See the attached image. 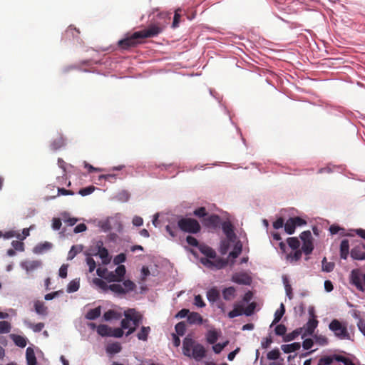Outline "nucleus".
Returning <instances> with one entry per match:
<instances>
[{
  "mask_svg": "<svg viewBox=\"0 0 365 365\" xmlns=\"http://www.w3.org/2000/svg\"><path fill=\"white\" fill-rule=\"evenodd\" d=\"M222 229L226 235V239L221 242L220 252L222 255H225L232 245L233 250L229 253L228 257L235 259L241 254L242 244L237 239L233 226L230 222H224L222 225Z\"/></svg>",
  "mask_w": 365,
  "mask_h": 365,
  "instance_id": "obj_1",
  "label": "nucleus"
},
{
  "mask_svg": "<svg viewBox=\"0 0 365 365\" xmlns=\"http://www.w3.org/2000/svg\"><path fill=\"white\" fill-rule=\"evenodd\" d=\"M125 318L121 321V328L110 329L109 336L120 338L123 335V330H127L126 336L131 334L142 321V315L134 309L124 312Z\"/></svg>",
  "mask_w": 365,
  "mask_h": 365,
  "instance_id": "obj_2",
  "label": "nucleus"
},
{
  "mask_svg": "<svg viewBox=\"0 0 365 365\" xmlns=\"http://www.w3.org/2000/svg\"><path fill=\"white\" fill-rule=\"evenodd\" d=\"M162 31V29L157 25H151L148 29L135 32L132 36L119 41L118 44L123 48H128L138 43L140 38H145L157 36Z\"/></svg>",
  "mask_w": 365,
  "mask_h": 365,
  "instance_id": "obj_3",
  "label": "nucleus"
},
{
  "mask_svg": "<svg viewBox=\"0 0 365 365\" xmlns=\"http://www.w3.org/2000/svg\"><path fill=\"white\" fill-rule=\"evenodd\" d=\"M93 282L105 292L110 291L115 294H123L133 291L135 284L130 280H125L122 284H112L108 285L102 279L95 278Z\"/></svg>",
  "mask_w": 365,
  "mask_h": 365,
  "instance_id": "obj_4",
  "label": "nucleus"
},
{
  "mask_svg": "<svg viewBox=\"0 0 365 365\" xmlns=\"http://www.w3.org/2000/svg\"><path fill=\"white\" fill-rule=\"evenodd\" d=\"M182 353L185 356L201 361L206 356V350L203 345L195 341L190 337H185L182 341Z\"/></svg>",
  "mask_w": 365,
  "mask_h": 365,
  "instance_id": "obj_5",
  "label": "nucleus"
},
{
  "mask_svg": "<svg viewBox=\"0 0 365 365\" xmlns=\"http://www.w3.org/2000/svg\"><path fill=\"white\" fill-rule=\"evenodd\" d=\"M200 250L206 257L201 259V262L212 269H220L225 267L227 262L216 257L215 252L210 247L205 245L200 247Z\"/></svg>",
  "mask_w": 365,
  "mask_h": 365,
  "instance_id": "obj_6",
  "label": "nucleus"
},
{
  "mask_svg": "<svg viewBox=\"0 0 365 365\" xmlns=\"http://www.w3.org/2000/svg\"><path fill=\"white\" fill-rule=\"evenodd\" d=\"M309 313L310 314L311 318L303 326V327L300 328V332L302 333V339L306 338L307 336H312L318 326L319 322L316 319L314 309L310 308L309 310Z\"/></svg>",
  "mask_w": 365,
  "mask_h": 365,
  "instance_id": "obj_7",
  "label": "nucleus"
},
{
  "mask_svg": "<svg viewBox=\"0 0 365 365\" xmlns=\"http://www.w3.org/2000/svg\"><path fill=\"white\" fill-rule=\"evenodd\" d=\"M329 328L337 338L340 339H349V334L347 331L346 325L340 322L339 320H332L329 325Z\"/></svg>",
  "mask_w": 365,
  "mask_h": 365,
  "instance_id": "obj_8",
  "label": "nucleus"
},
{
  "mask_svg": "<svg viewBox=\"0 0 365 365\" xmlns=\"http://www.w3.org/2000/svg\"><path fill=\"white\" fill-rule=\"evenodd\" d=\"M178 226L182 231L191 233H196L200 229L198 222L190 218L181 219L178 221Z\"/></svg>",
  "mask_w": 365,
  "mask_h": 365,
  "instance_id": "obj_9",
  "label": "nucleus"
},
{
  "mask_svg": "<svg viewBox=\"0 0 365 365\" xmlns=\"http://www.w3.org/2000/svg\"><path fill=\"white\" fill-rule=\"evenodd\" d=\"M351 282L359 290L364 292L365 290V274H362L358 269H354L351 272Z\"/></svg>",
  "mask_w": 365,
  "mask_h": 365,
  "instance_id": "obj_10",
  "label": "nucleus"
},
{
  "mask_svg": "<svg viewBox=\"0 0 365 365\" xmlns=\"http://www.w3.org/2000/svg\"><path fill=\"white\" fill-rule=\"evenodd\" d=\"M300 239L302 240L303 245L302 250L305 255H309L312 253L314 245L312 242V236L310 231H304L301 233Z\"/></svg>",
  "mask_w": 365,
  "mask_h": 365,
  "instance_id": "obj_11",
  "label": "nucleus"
},
{
  "mask_svg": "<svg viewBox=\"0 0 365 365\" xmlns=\"http://www.w3.org/2000/svg\"><path fill=\"white\" fill-rule=\"evenodd\" d=\"M98 250L96 255H98L101 259L103 264H107L110 263L111 257H110L108 250L103 246V242L98 241L96 244Z\"/></svg>",
  "mask_w": 365,
  "mask_h": 365,
  "instance_id": "obj_12",
  "label": "nucleus"
},
{
  "mask_svg": "<svg viewBox=\"0 0 365 365\" xmlns=\"http://www.w3.org/2000/svg\"><path fill=\"white\" fill-rule=\"evenodd\" d=\"M232 280L235 283L245 285L250 284L252 282L251 277L245 272L235 273L232 277Z\"/></svg>",
  "mask_w": 365,
  "mask_h": 365,
  "instance_id": "obj_13",
  "label": "nucleus"
},
{
  "mask_svg": "<svg viewBox=\"0 0 365 365\" xmlns=\"http://www.w3.org/2000/svg\"><path fill=\"white\" fill-rule=\"evenodd\" d=\"M351 256L354 259H365V245L359 244L355 246L351 251Z\"/></svg>",
  "mask_w": 365,
  "mask_h": 365,
  "instance_id": "obj_14",
  "label": "nucleus"
},
{
  "mask_svg": "<svg viewBox=\"0 0 365 365\" xmlns=\"http://www.w3.org/2000/svg\"><path fill=\"white\" fill-rule=\"evenodd\" d=\"M41 266V261L33 260V261H24L21 263V267L26 271V272H31Z\"/></svg>",
  "mask_w": 365,
  "mask_h": 365,
  "instance_id": "obj_15",
  "label": "nucleus"
},
{
  "mask_svg": "<svg viewBox=\"0 0 365 365\" xmlns=\"http://www.w3.org/2000/svg\"><path fill=\"white\" fill-rule=\"evenodd\" d=\"M125 267L124 265H118L114 272H113V282H121L125 274Z\"/></svg>",
  "mask_w": 365,
  "mask_h": 365,
  "instance_id": "obj_16",
  "label": "nucleus"
},
{
  "mask_svg": "<svg viewBox=\"0 0 365 365\" xmlns=\"http://www.w3.org/2000/svg\"><path fill=\"white\" fill-rule=\"evenodd\" d=\"M220 331L215 329H210L206 334V340L210 344H214L220 336Z\"/></svg>",
  "mask_w": 365,
  "mask_h": 365,
  "instance_id": "obj_17",
  "label": "nucleus"
},
{
  "mask_svg": "<svg viewBox=\"0 0 365 365\" xmlns=\"http://www.w3.org/2000/svg\"><path fill=\"white\" fill-rule=\"evenodd\" d=\"M96 272L101 278L104 279L109 282H112L114 279L113 278V272L108 271L106 268H98Z\"/></svg>",
  "mask_w": 365,
  "mask_h": 365,
  "instance_id": "obj_18",
  "label": "nucleus"
},
{
  "mask_svg": "<svg viewBox=\"0 0 365 365\" xmlns=\"http://www.w3.org/2000/svg\"><path fill=\"white\" fill-rule=\"evenodd\" d=\"M187 322L190 324H201L203 319L199 313L192 312L187 316Z\"/></svg>",
  "mask_w": 365,
  "mask_h": 365,
  "instance_id": "obj_19",
  "label": "nucleus"
},
{
  "mask_svg": "<svg viewBox=\"0 0 365 365\" xmlns=\"http://www.w3.org/2000/svg\"><path fill=\"white\" fill-rule=\"evenodd\" d=\"M26 359L27 365H36L37 361L34 351L32 348L28 347L26 351Z\"/></svg>",
  "mask_w": 365,
  "mask_h": 365,
  "instance_id": "obj_20",
  "label": "nucleus"
},
{
  "mask_svg": "<svg viewBox=\"0 0 365 365\" xmlns=\"http://www.w3.org/2000/svg\"><path fill=\"white\" fill-rule=\"evenodd\" d=\"M121 312H118L115 309H110L104 313L103 318L106 321H110L112 319H118L121 317Z\"/></svg>",
  "mask_w": 365,
  "mask_h": 365,
  "instance_id": "obj_21",
  "label": "nucleus"
},
{
  "mask_svg": "<svg viewBox=\"0 0 365 365\" xmlns=\"http://www.w3.org/2000/svg\"><path fill=\"white\" fill-rule=\"evenodd\" d=\"M300 347V343L294 342L289 344H283L282 345L281 349L284 353L289 354L299 350Z\"/></svg>",
  "mask_w": 365,
  "mask_h": 365,
  "instance_id": "obj_22",
  "label": "nucleus"
},
{
  "mask_svg": "<svg viewBox=\"0 0 365 365\" xmlns=\"http://www.w3.org/2000/svg\"><path fill=\"white\" fill-rule=\"evenodd\" d=\"M349 244L347 240H343L340 245V257L346 259L349 255Z\"/></svg>",
  "mask_w": 365,
  "mask_h": 365,
  "instance_id": "obj_23",
  "label": "nucleus"
},
{
  "mask_svg": "<svg viewBox=\"0 0 365 365\" xmlns=\"http://www.w3.org/2000/svg\"><path fill=\"white\" fill-rule=\"evenodd\" d=\"M220 297V292L213 287L207 292V299L210 303L215 302Z\"/></svg>",
  "mask_w": 365,
  "mask_h": 365,
  "instance_id": "obj_24",
  "label": "nucleus"
},
{
  "mask_svg": "<svg viewBox=\"0 0 365 365\" xmlns=\"http://www.w3.org/2000/svg\"><path fill=\"white\" fill-rule=\"evenodd\" d=\"M52 247V244L48 242H44L43 243H40L37 245L34 248V252L35 254H42L45 251L50 250Z\"/></svg>",
  "mask_w": 365,
  "mask_h": 365,
  "instance_id": "obj_25",
  "label": "nucleus"
},
{
  "mask_svg": "<svg viewBox=\"0 0 365 365\" xmlns=\"http://www.w3.org/2000/svg\"><path fill=\"white\" fill-rule=\"evenodd\" d=\"M284 312H285L284 305L283 304V303H281L280 307L278 309H277L274 313V318L271 324V327L273 326L274 324L278 323L281 320Z\"/></svg>",
  "mask_w": 365,
  "mask_h": 365,
  "instance_id": "obj_26",
  "label": "nucleus"
},
{
  "mask_svg": "<svg viewBox=\"0 0 365 365\" xmlns=\"http://www.w3.org/2000/svg\"><path fill=\"white\" fill-rule=\"evenodd\" d=\"M106 350L109 354H115L121 351V346L118 342L109 344L107 345Z\"/></svg>",
  "mask_w": 365,
  "mask_h": 365,
  "instance_id": "obj_27",
  "label": "nucleus"
},
{
  "mask_svg": "<svg viewBox=\"0 0 365 365\" xmlns=\"http://www.w3.org/2000/svg\"><path fill=\"white\" fill-rule=\"evenodd\" d=\"M220 218L216 215H212L204 220V224L208 227H215L218 224Z\"/></svg>",
  "mask_w": 365,
  "mask_h": 365,
  "instance_id": "obj_28",
  "label": "nucleus"
},
{
  "mask_svg": "<svg viewBox=\"0 0 365 365\" xmlns=\"http://www.w3.org/2000/svg\"><path fill=\"white\" fill-rule=\"evenodd\" d=\"M79 287L80 280L79 279H75L68 283L66 291L68 293H73L78 291Z\"/></svg>",
  "mask_w": 365,
  "mask_h": 365,
  "instance_id": "obj_29",
  "label": "nucleus"
},
{
  "mask_svg": "<svg viewBox=\"0 0 365 365\" xmlns=\"http://www.w3.org/2000/svg\"><path fill=\"white\" fill-rule=\"evenodd\" d=\"M101 307H96L94 309L89 310L87 312L86 317L88 319L93 320V319H97L101 315Z\"/></svg>",
  "mask_w": 365,
  "mask_h": 365,
  "instance_id": "obj_30",
  "label": "nucleus"
},
{
  "mask_svg": "<svg viewBox=\"0 0 365 365\" xmlns=\"http://www.w3.org/2000/svg\"><path fill=\"white\" fill-rule=\"evenodd\" d=\"M150 332V327H142L140 331L137 334V337L139 340L146 341Z\"/></svg>",
  "mask_w": 365,
  "mask_h": 365,
  "instance_id": "obj_31",
  "label": "nucleus"
},
{
  "mask_svg": "<svg viewBox=\"0 0 365 365\" xmlns=\"http://www.w3.org/2000/svg\"><path fill=\"white\" fill-rule=\"evenodd\" d=\"M296 226L294 224V218H289L284 224V230L289 235H292L294 232Z\"/></svg>",
  "mask_w": 365,
  "mask_h": 365,
  "instance_id": "obj_32",
  "label": "nucleus"
},
{
  "mask_svg": "<svg viewBox=\"0 0 365 365\" xmlns=\"http://www.w3.org/2000/svg\"><path fill=\"white\" fill-rule=\"evenodd\" d=\"M12 339L15 344L19 347L24 348L26 346V339L20 335H12Z\"/></svg>",
  "mask_w": 365,
  "mask_h": 365,
  "instance_id": "obj_33",
  "label": "nucleus"
},
{
  "mask_svg": "<svg viewBox=\"0 0 365 365\" xmlns=\"http://www.w3.org/2000/svg\"><path fill=\"white\" fill-rule=\"evenodd\" d=\"M222 295H223V298L225 300H230V299H232V298H234V297L235 295V288L232 287H230L228 288H225L222 291Z\"/></svg>",
  "mask_w": 365,
  "mask_h": 365,
  "instance_id": "obj_34",
  "label": "nucleus"
},
{
  "mask_svg": "<svg viewBox=\"0 0 365 365\" xmlns=\"http://www.w3.org/2000/svg\"><path fill=\"white\" fill-rule=\"evenodd\" d=\"M110 329L107 325L101 324L97 327V332L102 336H109Z\"/></svg>",
  "mask_w": 365,
  "mask_h": 365,
  "instance_id": "obj_35",
  "label": "nucleus"
},
{
  "mask_svg": "<svg viewBox=\"0 0 365 365\" xmlns=\"http://www.w3.org/2000/svg\"><path fill=\"white\" fill-rule=\"evenodd\" d=\"M322 270L326 272H331L334 268V263L331 262H327L326 257L322 259Z\"/></svg>",
  "mask_w": 365,
  "mask_h": 365,
  "instance_id": "obj_36",
  "label": "nucleus"
},
{
  "mask_svg": "<svg viewBox=\"0 0 365 365\" xmlns=\"http://www.w3.org/2000/svg\"><path fill=\"white\" fill-rule=\"evenodd\" d=\"M302 257V251L295 250L293 253H290L287 255V258L291 262L298 261Z\"/></svg>",
  "mask_w": 365,
  "mask_h": 365,
  "instance_id": "obj_37",
  "label": "nucleus"
},
{
  "mask_svg": "<svg viewBox=\"0 0 365 365\" xmlns=\"http://www.w3.org/2000/svg\"><path fill=\"white\" fill-rule=\"evenodd\" d=\"M282 280H283V284L284 285V288L286 290L287 296L289 297V299H291L292 298V287L289 284L288 279L286 276L282 277Z\"/></svg>",
  "mask_w": 365,
  "mask_h": 365,
  "instance_id": "obj_38",
  "label": "nucleus"
},
{
  "mask_svg": "<svg viewBox=\"0 0 365 365\" xmlns=\"http://www.w3.org/2000/svg\"><path fill=\"white\" fill-rule=\"evenodd\" d=\"M35 310L38 314L41 315H45L47 313V308L40 302L35 303Z\"/></svg>",
  "mask_w": 365,
  "mask_h": 365,
  "instance_id": "obj_39",
  "label": "nucleus"
},
{
  "mask_svg": "<svg viewBox=\"0 0 365 365\" xmlns=\"http://www.w3.org/2000/svg\"><path fill=\"white\" fill-rule=\"evenodd\" d=\"M287 244L294 250H298L300 245L299 241L296 237H289L287 239Z\"/></svg>",
  "mask_w": 365,
  "mask_h": 365,
  "instance_id": "obj_40",
  "label": "nucleus"
},
{
  "mask_svg": "<svg viewBox=\"0 0 365 365\" xmlns=\"http://www.w3.org/2000/svg\"><path fill=\"white\" fill-rule=\"evenodd\" d=\"M11 331V324L6 321L0 322V334H6Z\"/></svg>",
  "mask_w": 365,
  "mask_h": 365,
  "instance_id": "obj_41",
  "label": "nucleus"
},
{
  "mask_svg": "<svg viewBox=\"0 0 365 365\" xmlns=\"http://www.w3.org/2000/svg\"><path fill=\"white\" fill-rule=\"evenodd\" d=\"M112 218H107L106 220L103 221H101L99 222V227L103 232H107L111 229L110 226V220Z\"/></svg>",
  "mask_w": 365,
  "mask_h": 365,
  "instance_id": "obj_42",
  "label": "nucleus"
},
{
  "mask_svg": "<svg viewBox=\"0 0 365 365\" xmlns=\"http://www.w3.org/2000/svg\"><path fill=\"white\" fill-rule=\"evenodd\" d=\"M175 331L178 335L183 336L185 334V330H186V325H185V322H181L178 323L175 325Z\"/></svg>",
  "mask_w": 365,
  "mask_h": 365,
  "instance_id": "obj_43",
  "label": "nucleus"
},
{
  "mask_svg": "<svg viewBox=\"0 0 365 365\" xmlns=\"http://www.w3.org/2000/svg\"><path fill=\"white\" fill-rule=\"evenodd\" d=\"M28 327L29 328H31L34 332H39L41 331L43 328L44 327V324L43 323H37V324H31V323H28L27 324Z\"/></svg>",
  "mask_w": 365,
  "mask_h": 365,
  "instance_id": "obj_44",
  "label": "nucleus"
},
{
  "mask_svg": "<svg viewBox=\"0 0 365 365\" xmlns=\"http://www.w3.org/2000/svg\"><path fill=\"white\" fill-rule=\"evenodd\" d=\"M64 140L62 137L58 138V139L55 140L51 143V147L53 150H57L60 148H61L63 145H64Z\"/></svg>",
  "mask_w": 365,
  "mask_h": 365,
  "instance_id": "obj_45",
  "label": "nucleus"
},
{
  "mask_svg": "<svg viewBox=\"0 0 365 365\" xmlns=\"http://www.w3.org/2000/svg\"><path fill=\"white\" fill-rule=\"evenodd\" d=\"M95 189L96 188L94 186H88L83 189H81L78 193L82 196H86L91 194L95 190Z\"/></svg>",
  "mask_w": 365,
  "mask_h": 365,
  "instance_id": "obj_46",
  "label": "nucleus"
},
{
  "mask_svg": "<svg viewBox=\"0 0 365 365\" xmlns=\"http://www.w3.org/2000/svg\"><path fill=\"white\" fill-rule=\"evenodd\" d=\"M227 344H228V341H226L225 342L222 343V344L221 343L216 344L212 346V349L215 353L220 354L223 350V349L227 345Z\"/></svg>",
  "mask_w": 365,
  "mask_h": 365,
  "instance_id": "obj_47",
  "label": "nucleus"
},
{
  "mask_svg": "<svg viewBox=\"0 0 365 365\" xmlns=\"http://www.w3.org/2000/svg\"><path fill=\"white\" fill-rule=\"evenodd\" d=\"M33 226H31L29 228H24L22 230V234L17 233L16 238L20 240H24L29 235V231L33 229Z\"/></svg>",
  "mask_w": 365,
  "mask_h": 365,
  "instance_id": "obj_48",
  "label": "nucleus"
},
{
  "mask_svg": "<svg viewBox=\"0 0 365 365\" xmlns=\"http://www.w3.org/2000/svg\"><path fill=\"white\" fill-rule=\"evenodd\" d=\"M194 305L202 308L205 307V303L204 302L202 297L200 295H195L194 298Z\"/></svg>",
  "mask_w": 365,
  "mask_h": 365,
  "instance_id": "obj_49",
  "label": "nucleus"
},
{
  "mask_svg": "<svg viewBox=\"0 0 365 365\" xmlns=\"http://www.w3.org/2000/svg\"><path fill=\"white\" fill-rule=\"evenodd\" d=\"M125 255L123 253H120L114 257L113 263L116 265H120L121 263L125 261Z\"/></svg>",
  "mask_w": 365,
  "mask_h": 365,
  "instance_id": "obj_50",
  "label": "nucleus"
},
{
  "mask_svg": "<svg viewBox=\"0 0 365 365\" xmlns=\"http://www.w3.org/2000/svg\"><path fill=\"white\" fill-rule=\"evenodd\" d=\"M299 334L302 335V333L300 332V329L295 330V331H292V333H289L287 335H286L284 340L287 341L294 340Z\"/></svg>",
  "mask_w": 365,
  "mask_h": 365,
  "instance_id": "obj_51",
  "label": "nucleus"
},
{
  "mask_svg": "<svg viewBox=\"0 0 365 365\" xmlns=\"http://www.w3.org/2000/svg\"><path fill=\"white\" fill-rule=\"evenodd\" d=\"M267 356L269 360H276L279 357V351L278 349H273L267 353Z\"/></svg>",
  "mask_w": 365,
  "mask_h": 365,
  "instance_id": "obj_52",
  "label": "nucleus"
},
{
  "mask_svg": "<svg viewBox=\"0 0 365 365\" xmlns=\"http://www.w3.org/2000/svg\"><path fill=\"white\" fill-rule=\"evenodd\" d=\"M275 334L278 336H283L287 331V328L283 324H279L275 327Z\"/></svg>",
  "mask_w": 365,
  "mask_h": 365,
  "instance_id": "obj_53",
  "label": "nucleus"
},
{
  "mask_svg": "<svg viewBox=\"0 0 365 365\" xmlns=\"http://www.w3.org/2000/svg\"><path fill=\"white\" fill-rule=\"evenodd\" d=\"M315 341L319 345H325L327 344V339L323 335H314V336Z\"/></svg>",
  "mask_w": 365,
  "mask_h": 365,
  "instance_id": "obj_54",
  "label": "nucleus"
},
{
  "mask_svg": "<svg viewBox=\"0 0 365 365\" xmlns=\"http://www.w3.org/2000/svg\"><path fill=\"white\" fill-rule=\"evenodd\" d=\"M86 263L89 267V272H92L96 269V264L95 260L91 257L88 256L86 258Z\"/></svg>",
  "mask_w": 365,
  "mask_h": 365,
  "instance_id": "obj_55",
  "label": "nucleus"
},
{
  "mask_svg": "<svg viewBox=\"0 0 365 365\" xmlns=\"http://www.w3.org/2000/svg\"><path fill=\"white\" fill-rule=\"evenodd\" d=\"M11 245L15 250L21 252L24 250V245L21 241L14 240Z\"/></svg>",
  "mask_w": 365,
  "mask_h": 365,
  "instance_id": "obj_56",
  "label": "nucleus"
},
{
  "mask_svg": "<svg viewBox=\"0 0 365 365\" xmlns=\"http://www.w3.org/2000/svg\"><path fill=\"white\" fill-rule=\"evenodd\" d=\"M68 264H63L59 269L58 275L61 278L67 277Z\"/></svg>",
  "mask_w": 365,
  "mask_h": 365,
  "instance_id": "obj_57",
  "label": "nucleus"
},
{
  "mask_svg": "<svg viewBox=\"0 0 365 365\" xmlns=\"http://www.w3.org/2000/svg\"><path fill=\"white\" fill-rule=\"evenodd\" d=\"M302 343V346L304 349L309 350L313 346V340L312 339H305Z\"/></svg>",
  "mask_w": 365,
  "mask_h": 365,
  "instance_id": "obj_58",
  "label": "nucleus"
},
{
  "mask_svg": "<svg viewBox=\"0 0 365 365\" xmlns=\"http://www.w3.org/2000/svg\"><path fill=\"white\" fill-rule=\"evenodd\" d=\"M336 360L338 361L342 362L344 365H355L350 359L346 358L344 356H338Z\"/></svg>",
  "mask_w": 365,
  "mask_h": 365,
  "instance_id": "obj_59",
  "label": "nucleus"
},
{
  "mask_svg": "<svg viewBox=\"0 0 365 365\" xmlns=\"http://www.w3.org/2000/svg\"><path fill=\"white\" fill-rule=\"evenodd\" d=\"M242 312L241 309L235 308L233 310H232L231 312H230L228 313V317L232 319V318H235L236 317L240 316V315H242Z\"/></svg>",
  "mask_w": 365,
  "mask_h": 365,
  "instance_id": "obj_60",
  "label": "nucleus"
},
{
  "mask_svg": "<svg viewBox=\"0 0 365 365\" xmlns=\"http://www.w3.org/2000/svg\"><path fill=\"white\" fill-rule=\"evenodd\" d=\"M190 312L189 309H182L180 312H178V314H176L175 317L176 318H180V319L185 318V317H187V316L190 314Z\"/></svg>",
  "mask_w": 365,
  "mask_h": 365,
  "instance_id": "obj_61",
  "label": "nucleus"
},
{
  "mask_svg": "<svg viewBox=\"0 0 365 365\" xmlns=\"http://www.w3.org/2000/svg\"><path fill=\"white\" fill-rule=\"evenodd\" d=\"M78 252V251L76 249V247L75 246H72V247L71 248L70 251L68 252L67 259L68 260H71L72 259H73L76 257V255H77Z\"/></svg>",
  "mask_w": 365,
  "mask_h": 365,
  "instance_id": "obj_62",
  "label": "nucleus"
},
{
  "mask_svg": "<svg viewBox=\"0 0 365 365\" xmlns=\"http://www.w3.org/2000/svg\"><path fill=\"white\" fill-rule=\"evenodd\" d=\"M186 241H187V244L191 246L197 247L198 245V242H197V239L195 238L194 237L187 236L186 238Z\"/></svg>",
  "mask_w": 365,
  "mask_h": 365,
  "instance_id": "obj_63",
  "label": "nucleus"
},
{
  "mask_svg": "<svg viewBox=\"0 0 365 365\" xmlns=\"http://www.w3.org/2000/svg\"><path fill=\"white\" fill-rule=\"evenodd\" d=\"M272 341L270 337L264 338L261 341V346L263 349H267L271 344Z\"/></svg>",
  "mask_w": 365,
  "mask_h": 365,
  "instance_id": "obj_64",
  "label": "nucleus"
}]
</instances>
